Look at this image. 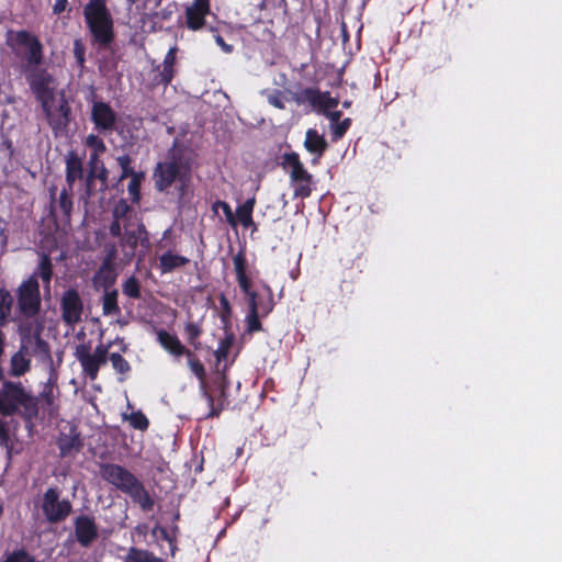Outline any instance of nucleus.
Listing matches in <instances>:
<instances>
[{
    "instance_id": "nucleus-1",
    "label": "nucleus",
    "mask_w": 562,
    "mask_h": 562,
    "mask_svg": "<svg viewBox=\"0 0 562 562\" xmlns=\"http://www.w3.org/2000/svg\"><path fill=\"white\" fill-rule=\"evenodd\" d=\"M18 45L29 48L25 66V79L35 99L42 104L53 100L55 93V78L46 68L40 67L44 59L41 41L29 31L21 30L14 35Z\"/></svg>"
},
{
    "instance_id": "nucleus-2",
    "label": "nucleus",
    "mask_w": 562,
    "mask_h": 562,
    "mask_svg": "<svg viewBox=\"0 0 562 562\" xmlns=\"http://www.w3.org/2000/svg\"><path fill=\"white\" fill-rule=\"evenodd\" d=\"M100 475L117 491L127 495L143 512L148 513L154 509L155 501L150 493L143 482L123 465L103 463L100 465Z\"/></svg>"
},
{
    "instance_id": "nucleus-3",
    "label": "nucleus",
    "mask_w": 562,
    "mask_h": 562,
    "mask_svg": "<svg viewBox=\"0 0 562 562\" xmlns=\"http://www.w3.org/2000/svg\"><path fill=\"white\" fill-rule=\"evenodd\" d=\"M0 414L9 417L19 414L29 428L38 416V398L27 392L21 382L3 381L0 389Z\"/></svg>"
},
{
    "instance_id": "nucleus-4",
    "label": "nucleus",
    "mask_w": 562,
    "mask_h": 562,
    "mask_svg": "<svg viewBox=\"0 0 562 562\" xmlns=\"http://www.w3.org/2000/svg\"><path fill=\"white\" fill-rule=\"evenodd\" d=\"M189 173L190 165L184 159L183 149L175 142L168 149L165 160L157 162L154 168V187L158 192H166L176 182L184 186Z\"/></svg>"
},
{
    "instance_id": "nucleus-5",
    "label": "nucleus",
    "mask_w": 562,
    "mask_h": 562,
    "mask_svg": "<svg viewBox=\"0 0 562 562\" xmlns=\"http://www.w3.org/2000/svg\"><path fill=\"white\" fill-rule=\"evenodd\" d=\"M86 25L95 44L109 48L114 42V20L106 0H88L83 7Z\"/></svg>"
},
{
    "instance_id": "nucleus-6",
    "label": "nucleus",
    "mask_w": 562,
    "mask_h": 562,
    "mask_svg": "<svg viewBox=\"0 0 562 562\" xmlns=\"http://www.w3.org/2000/svg\"><path fill=\"white\" fill-rule=\"evenodd\" d=\"M282 166L289 172L290 184L293 188V199H307L315 189L314 177L304 167L300 155L295 151L283 155Z\"/></svg>"
},
{
    "instance_id": "nucleus-7",
    "label": "nucleus",
    "mask_w": 562,
    "mask_h": 562,
    "mask_svg": "<svg viewBox=\"0 0 562 562\" xmlns=\"http://www.w3.org/2000/svg\"><path fill=\"white\" fill-rule=\"evenodd\" d=\"M41 106L54 136L66 135L74 116L65 91H60L57 97L42 103Z\"/></svg>"
},
{
    "instance_id": "nucleus-8",
    "label": "nucleus",
    "mask_w": 562,
    "mask_h": 562,
    "mask_svg": "<svg viewBox=\"0 0 562 562\" xmlns=\"http://www.w3.org/2000/svg\"><path fill=\"white\" fill-rule=\"evenodd\" d=\"M57 486L48 487L40 499V509L49 525L64 522L72 513V504L68 498H60Z\"/></svg>"
},
{
    "instance_id": "nucleus-9",
    "label": "nucleus",
    "mask_w": 562,
    "mask_h": 562,
    "mask_svg": "<svg viewBox=\"0 0 562 562\" xmlns=\"http://www.w3.org/2000/svg\"><path fill=\"white\" fill-rule=\"evenodd\" d=\"M16 310L20 317L33 318L41 311L40 284L35 277L23 281L16 290Z\"/></svg>"
},
{
    "instance_id": "nucleus-10",
    "label": "nucleus",
    "mask_w": 562,
    "mask_h": 562,
    "mask_svg": "<svg viewBox=\"0 0 562 562\" xmlns=\"http://www.w3.org/2000/svg\"><path fill=\"white\" fill-rule=\"evenodd\" d=\"M61 319L68 326L81 322L83 301L76 288H68L60 297Z\"/></svg>"
},
{
    "instance_id": "nucleus-11",
    "label": "nucleus",
    "mask_w": 562,
    "mask_h": 562,
    "mask_svg": "<svg viewBox=\"0 0 562 562\" xmlns=\"http://www.w3.org/2000/svg\"><path fill=\"white\" fill-rule=\"evenodd\" d=\"M90 120L98 133L108 135L115 130L117 113L112 109L110 103L94 101L91 106Z\"/></svg>"
},
{
    "instance_id": "nucleus-12",
    "label": "nucleus",
    "mask_w": 562,
    "mask_h": 562,
    "mask_svg": "<svg viewBox=\"0 0 562 562\" xmlns=\"http://www.w3.org/2000/svg\"><path fill=\"white\" fill-rule=\"evenodd\" d=\"M226 369H227V366L225 364L222 372L220 373V376H218L220 381H218V387H217V391H218L217 396H214L213 394H211L206 387L201 391L202 395L206 400L209 408H210L209 413L205 415V418L218 417L221 415V413L228 405L227 392H228V387H229V382L227 379Z\"/></svg>"
},
{
    "instance_id": "nucleus-13",
    "label": "nucleus",
    "mask_w": 562,
    "mask_h": 562,
    "mask_svg": "<svg viewBox=\"0 0 562 562\" xmlns=\"http://www.w3.org/2000/svg\"><path fill=\"white\" fill-rule=\"evenodd\" d=\"M293 99L297 104L310 103L322 114L336 109L339 103L338 99L333 98L328 91L322 92L316 88H305Z\"/></svg>"
},
{
    "instance_id": "nucleus-14",
    "label": "nucleus",
    "mask_w": 562,
    "mask_h": 562,
    "mask_svg": "<svg viewBox=\"0 0 562 562\" xmlns=\"http://www.w3.org/2000/svg\"><path fill=\"white\" fill-rule=\"evenodd\" d=\"M75 537L77 542L89 548L99 537L95 518L90 515H79L74 520Z\"/></svg>"
},
{
    "instance_id": "nucleus-15",
    "label": "nucleus",
    "mask_w": 562,
    "mask_h": 562,
    "mask_svg": "<svg viewBox=\"0 0 562 562\" xmlns=\"http://www.w3.org/2000/svg\"><path fill=\"white\" fill-rule=\"evenodd\" d=\"M262 291L263 293H259L258 291H255L249 289L248 293H244L247 297V305L248 308H252V306H256V312H259L262 314V317H267L274 308L276 302H274V295L271 286L267 283L262 284Z\"/></svg>"
},
{
    "instance_id": "nucleus-16",
    "label": "nucleus",
    "mask_w": 562,
    "mask_h": 562,
    "mask_svg": "<svg viewBox=\"0 0 562 562\" xmlns=\"http://www.w3.org/2000/svg\"><path fill=\"white\" fill-rule=\"evenodd\" d=\"M211 12L210 0H193L186 8V26L191 31H200L205 24V18Z\"/></svg>"
},
{
    "instance_id": "nucleus-17",
    "label": "nucleus",
    "mask_w": 562,
    "mask_h": 562,
    "mask_svg": "<svg viewBox=\"0 0 562 562\" xmlns=\"http://www.w3.org/2000/svg\"><path fill=\"white\" fill-rule=\"evenodd\" d=\"M304 148L313 155L311 164L316 166L328 149V143L324 135L315 128H308L305 133Z\"/></svg>"
},
{
    "instance_id": "nucleus-18",
    "label": "nucleus",
    "mask_w": 562,
    "mask_h": 562,
    "mask_svg": "<svg viewBox=\"0 0 562 562\" xmlns=\"http://www.w3.org/2000/svg\"><path fill=\"white\" fill-rule=\"evenodd\" d=\"M75 357L79 361L82 372L91 381L97 380L98 364L95 361L94 352L91 353V347L89 344H80L76 347Z\"/></svg>"
},
{
    "instance_id": "nucleus-19",
    "label": "nucleus",
    "mask_w": 562,
    "mask_h": 562,
    "mask_svg": "<svg viewBox=\"0 0 562 562\" xmlns=\"http://www.w3.org/2000/svg\"><path fill=\"white\" fill-rule=\"evenodd\" d=\"M233 265L240 291L248 293L249 289L252 288V282L248 273V260L244 250H239L234 255Z\"/></svg>"
},
{
    "instance_id": "nucleus-20",
    "label": "nucleus",
    "mask_w": 562,
    "mask_h": 562,
    "mask_svg": "<svg viewBox=\"0 0 562 562\" xmlns=\"http://www.w3.org/2000/svg\"><path fill=\"white\" fill-rule=\"evenodd\" d=\"M130 226L125 227V233L121 238V246L128 247L131 254L134 255L138 244L147 247L149 245L148 234L145 225L140 222L137 224L136 229H130Z\"/></svg>"
},
{
    "instance_id": "nucleus-21",
    "label": "nucleus",
    "mask_w": 562,
    "mask_h": 562,
    "mask_svg": "<svg viewBox=\"0 0 562 562\" xmlns=\"http://www.w3.org/2000/svg\"><path fill=\"white\" fill-rule=\"evenodd\" d=\"M157 340L167 352L176 358L184 356L190 350L180 341L176 334L165 329H160L157 333Z\"/></svg>"
},
{
    "instance_id": "nucleus-22",
    "label": "nucleus",
    "mask_w": 562,
    "mask_h": 562,
    "mask_svg": "<svg viewBox=\"0 0 562 562\" xmlns=\"http://www.w3.org/2000/svg\"><path fill=\"white\" fill-rule=\"evenodd\" d=\"M66 162V182L70 189L77 180L83 178V164L82 158L78 156L75 150H70L65 158Z\"/></svg>"
},
{
    "instance_id": "nucleus-23",
    "label": "nucleus",
    "mask_w": 562,
    "mask_h": 562,
    "mask_svg": "<svg viewBox=\"0 0 562 562\" xmlns=\"http://www.w3.org/2000/svg\"><path fill=\"white\" fill-rule=\"evenodd\" d=\"M57 446L60 451L61 457L70 456L72 452H78L83 447V442L81 440L80 434L75 430L71 434L66 435L61 434L58 437Z\"/></svg>"
},
{
    "instance_id": "nucleus-24",
    "label": "nucleus",
    "mask_w": 562,
    "mask_h": 562,
    "mask_svg": "<svg viewBox=\"0 0 562 562\" xmlns=\"http://www.w3.org/2000/svg\"><path fill=\"white\" fill-rule=\"evenodd\" d=\"M189 262V258L168 250L159 257V269L161 273H170L178 268L187 266Z\"/></svg>"
},
{
    "instance_id": "nucleus-25",
    "label": "nucleus",
    "mask_w": 562,
    "mask_h": 562,
    "mask_svg": "<svg viewBox=\"0 0 562 562\" xmlns=\"http://www.w3.org/2000/svg\"><path fill=\"white\" fill-rule=\"evenodd\" d=\"M29 353L27 346H21L20 350L11 357L12 376H21L31 369V360L26 357Z\"/></svg>"
},
{
    "instance_id": "nucleus-26",
    "label": "nucleus",
    "mask_w": 562,
    "mask_h": 562,
    "mask_svg": "<svg viewBox=\"0 0 562 562\" xmlns=\"http://www.w3.org/2000/svg\"><path fill=\"white\" fill-rule=\"evenodd\" d=\"M54 274L52 258L48 254H42L40 256V262L31 277L41 278L44 284V288H50V281Z\"/></svg>"
},
{
    "instance_id": "nucleus-27",
    "label": "nucleus",
    "mask_w": 562,
    "mask_h": 562,
    "mask_svg": "<svg viewBox=\"0 0 562 562\" xmlns=\"http://www.w3.org/2000/svg\"><path fill=\"white\" fill-rule=\"evenodd\" d=\"M256 205V198L251 196L247 199L243 204L236 209L235 217L237 224L240 223L244 228H249L254 225L252 213Z\"/></svg>"
},
{
    "instance_id": "nucleus-28",
    "label": "nucleus",
    "mask_w": 562,
    "mask_h": 562,
    "mask_svg": "<svg viewBox=\"0 0 562 562\" xmlns=\"http://www.w3.org/2000/svg\"><path fill=\"white\" fill-rule=\"evenodd\" d=\"M116 277L114 267L101 265L93 276V283L95 286L108 291L115 283Z\"/></svg>"
},
{
    "instance_id": "nucleus-29",
    "label": "nucleus",
    "mask_w": 562,
    "mask_h": 562,
    "mask_svg": "<svg viewBox=\"0 0 562 562\" xmlns=\"http://www.w3.org/2000/svg\"><path fill=\"white\" fill-rule=\"evenodd\" d=\"M29 346L32 349L31 353L36 358L43 361H48L52 359L49 345L42 338L40 329L35 330L33 335V341L32 344H27V347Z\"/></svg>"
},
{
    "instance_id": "nucleus-30",
    "label": "nucleus",
    "mask_w": 562,
    "mask_h": 562,
    "mask_svg": "<svg viewBox=\"0 0 562 562\" xmlns=\"http://www.w3.org/2000/svg\"><path fill=\"white\" fill-rule=\"evenodd\" d=\"M14 299L9 290L0 286V326H5L11 318Z\"/></svg>"
},
{
    "instance_id": "nucleus-31",
    "label": "nucleus",
    "mask_w": 562,
    "mask_h": 562,
    "mask_svg": "<svg viewBox=\"0 0 562 562\" xmlns=\"http://www.w3.org/2000/svg\"><path fill=\"white\" fill-rule=\"evenodd\" d=\"M184 356L188 359L190 370L200 382L201 391L204 390L206 387V371L204 364L192 350H189Z\"/></svg>"
},
{
    "instance_id": "nucleus-32",
    "label": "nucleus",
    "mask_w": 562,
    "mask_h": 562,
    "mask_svg": "<svg viewBox=\"0 0 562 562\" xmlns=\"http://www.w3.org/2000/svg\"><path fill=\"white\" fill-rule=\"evenodd\" d=\"M42 402V407L47 411L49 416L58 414V405L55 404L54 385L46 383L37 397Z\"/></svg>"
},
{
    "instance_id": "nucleus-33",
    "label": "nucleus",
    "mask_w": 562,
    "mask_h": 562,
    "mask_svg": "<svg viewBox=\"0 0 562 562\" xmlns=\"http://www.w3.org/2000/svg\"><path fill=\"white\" fill-rule=\"evenodd\" d=\"M119 292L116 289L108 290L102 296V312L106 316H116L121 314V308L117 302Z\"/></svg>"
},
{
    "instance_id": "nucleus-34",
    "label": "nucleus",
    "mask_w": 562,
    "mask_h": 562,
    "mask_svg": "<svg viewBox=\"0 0 562 562\" xmlns=\"http://www.w3.org/2000/svg\"><path fill=\"white\" fill-rule=\"evenodd\" d=\"M113 220L123 222V226H132L133 209L126 200H119L112 211Z\"/></svg>"
},
{
    "instance_id": "nucleus-35",
    "label": "nucleus",
    "mask_w": 562,
    "mask_h": 562,
    "mask_svg": "<svg viewBox=\"0 0 562 562\" xmlns=\"http://www.w3.org/2000/svg\"><path fill=\"white\" fill-rule=\"evenodd\" d=\"M124 562H160V559L147 550L131 547Z\"/></svg>"
},
{
    "instance_id": "nucleus-36",
    "label": "nucleus",
    "mask_w": 562,
    "mask_h": 562,
    "mask_svg": "<svg viewBox=\"0 0 562 562\" xmlns=\"http://www.w3.org/2000/svg\"><path fill=\"white\" fill-rule=\"evenodd\" d=\"M100 155L101 154L90 153L89 162H88L89 164V171H88V175H87V178H86V192H87V195H91L92 182H93V180L97 177L98 169L101 168V164H103L100 160Z\"/></svg>"
},
{
    "instance_id": "nucleus-37",
    "label": "nucleus",
    "mask_w": 562,
    "mask_h": 562,
    "mask_svg": "<svg viewBox=\"0 0 562 562\" xmlns=\"http://www.w3.org/2000/svg\"><path fill=\"white\" fill-rule=\"evenodd\" d=\"M30 319L31 318H25L19 325V333L21 335L22 346H27V344H32L33 335L36 329H40L42 331V327L38 325L34 326Z\"/></svg>"
},
{
    "instance_id": "nucleus-38",
    "label": "nucleus",
    "mask_w": 562,
    "mask_h": 562,
    "mask_svg": "<svg viewBox=\"0 0 562 562\" xmlns=\"http://www.w3.org/2000/svg\"><path fill=\"white\" fill-rule=\"evenodd\" d=\"M122 292L130 299L138 300L142 296L140 283L135 276L128 277L122 284Z\"/></svg>"
},
{
    "instance_id": "nucleus-39",
    "label": "nucleus",
    "mask_w": 562,
    "mask_h": 562,
    "mask_svg": "<svg viewBox=\"0 0 562 562\" xmlns=\"http://www.w3.org/2000/svg\"><path fill=\"white\" fill-rule=\"evenodd\" d=\"M262 317V314L259 312H256V306L254 305L252 308H248V313L246 315V331L248 334H254L257 331L262 330V324L260 322V318Z\"/></svg>"
},
{
    "instance_id": "nucleus-40",
    "label": "nucleus",
    "mask_w": 562,
    "mask_h": 562,
    "mask_svg": "<svg viewBox=\"0 0 562 562\" xmlns=\"http://www.w3.org/2000/svg\"><path fill=\"white\" fill-rule=\"evenodd\" d=\"M234 340L235 336L233 333L226 335L223 339L220 340L218 347L214 351V356L216 358L217 363H221L222 361L227 359Z\"/></svg>"
},
{
    "instance_id": "nucleus-41",
    "label": "nucleus",
    "mask_w": 562,
    "mask_h": 562,
    "mask_svg": "<svg viewBox=\"0 0 562 562\" xmlns=\"http://www.w3.org/2000/svg\"><path fill=\"white\" fill-rule=\"evenodd\" d=\"M71 192H72V189H70L67 186V188H64L60 191L59 199H58V207L61 211V213L64 214V216L67 217L68 220L70 218V214H71L72 206H74L72 199H71Z\"/></svg>"
},
{
    "instance_id": "nucleus-42",
    "label": "nucleus",
    "mask_w": 562,
    "mask_h": 562,
    "mask_svg": "<svg viewBox=\"0 0 562 562\" xmlns=\"http://www.w3.org/2000/svg\"><path fill=\"white\" fill-rule=\"evenodd\" d=\"M144 172L139 171L133 176H131V180L127 187V191L131 195L132 202L138 203L140 200V187L142 181L144 180Z\"/></svg>"
},
{
    "instance_id": "nucleus-43",
    "label": "nucleus",
    "mask_w": 562,
    "mask_h": 562,
    "mask_svg": "<svg viewBox=\"0 0 562 562\" xmlns=\"http://www.w3.org/2000/svg\"><path fill=\"white\" fill-rule=\"evenodd\" d=\"M110 361L112 363V367L114 371L121 375H126L131 372V364L130 362L119 352H112L110 353Z\"/></svg>"
},
{
    "instance_id": "nucleus-44",
    "label": "nucleus",
    "mask_w": 562,
    "mask_h": 562,
    "mask_svg": "<svg viewBox=\"0 0 562 562\" xmlns=\"http://www.w3.org/2000/svg\"><path fill=\"white\" fill-rule=\"evenodd\" d=\"M218 209H222V212L224 213L226 222L229 224V226L235 228L237 226V220L235 217V214L233 213L231 205L225 201L217 200L212 204V210L216 214Z\"/></svg>"
},
{
    "instance_id": "nucleus-45",
    "label": "nucleus",
    "mask_w": 562,
    "mask_h": 562,
    "mask_svg": "<svg viewBox=\"0 0 562 562\" xmlns=\"http://www.w3.org/2000/svg\"><path fill=\"white\" fill-rule=\"evenodd\" d=\"M220 305H221V312H220V319L224 327H228L231 325L232 321V306L224 293H222L218 296Z\"/></svg>"
},
{
    "instance_id": "nucleus-46",
    "label": "nucleus",
    "mask_w": 562,
    "mask_h": 562,
    "mask_svg": "<svg viewBox=\"0 0 562 562\" xmlns=\"http://www.w3.org/2000/svg\"><path fill=\"white\" fill-rule=\"evenodd\" d=\"M128 422H130V425L134 428V429H137V430H142V431H145L148 429L149 427V420L148 418L146 417V415L140 412V411H137V412H133L130 416H128Z\"/></svg>"
},
{
    "instance_id": "nucleus-47",
    "label": "nucleus",
    "mask_w": 562,
    "mask_h": 562,
    "mask_svg": "<svg viewBox=\"0 0 562 562\" xmlns=\"http://www.w3.org/2000/svg\"><path fill=\"white\" fill-rule=\"evenodd\" d=\"M111 346H112V342H109L108 345L99 344L94 348L93 352H94L95 361L98 364V372L100 371V368L105 366L108 360H110L109 349Z\"/></svg>"
},
{
    "instance_id": "nucleus-48",
    "label": "nucleus",
    "mask_w": 562,
    "mask_h": 562,
    "mask_svg": "<svg viewBox=\"0 0 562 562\" xmlns=\"http://www.w3.org/2000/svg\"><path fill=\"white\" fill-rule=\"evenodd\" d=\"M86 146L91 149V153L103 154L106 151V146L103 139L97 134H89L86 137Z\"/></svg>"
},
{
    "instance_id": "nucleus-49",
    "label": "nucleus",
    "mask_w": 562,
    "mask_h": 562,
    "mask_svg": "<svg viewBox=\"0 0 562 562\" xmlns=\"http://www.w3.org/2000/svg\"><path fill=\"white\" fill-rule=\"evenodd\" d=\"M350 126H351V119L350 117H346L342 121H339L338 123L333 125L330 127L333 140L336 142V140L341 139L345 136V134L347 133V131L349 130Z\"/></svg>"
},
{
    "instance_id": "nucleus-50",
    "label": "nucleus",
    "mask_w": 562,
    "mask_h": 562,
    "mask_svg": "<svg viewBox=\"0 0 562 562\" xmlns=\"http://www.w3.org/2000/svg\"><path fill=\"white\" fill-rule=\"evenodd\" d=\"M119 166L122 169L121 179L128 178L135 173H137L132 165V158L130 155H122L116 158Z\"/></svg>"
},
{
    "instance_id": "nucleus-51",
    "label": "nucleus",
    "mask_w": 562,
    "mask_h": 562,
    "mask_svg": "<svg viewBox=\"0 0 562 562\" xmlns=\"http://www.w3.org/2000/svg\"><path fill=\"white\" fill-rule=\"evenodd\" d=\"M161 67L162 69L158 74L157 82L167 87L171 83L172 79L175 78L176 67L168 66L166 64H162Z\"/></svg>"
},
{
    "instance_id": "nucleus-52",
    "label": "nucleus",
    "mask_w": 562,
    "mask_h": 562,
    "mask_svg": "<svg viewBox=\"0 0 562 562\" xmlns=\"http://www.w3.org/2000/svg\"><path fill=\"white\" fill-rule=\"evenodd\" d=\"M184 333L187 335L188 341L196 348L195 340H198L202 334L200 325L193 322H189L184 326Z\"/></svg>"
},
{
    "instance_id": "nucleus-53",
    "label": "nucleus",
    "mask_w": 562,
    "mask_h": 562,
    "mask_svg": "<svg viewBox=\"0 0 562 562\" xmlns=\"http://www.w3.org/2000/svg\"><path fill=\"white\" fill-rule=\"evenodd\" d=\"M74 56L78 68L83 69L86 64V46L81 40H75L74 42Z\"/></svg>"
},
{
    "instance_id": "nucleus-54",
    "label": "nucleus",
    "mask_w": 562,
    "mask_h": 562,
    "mask_svg": "<svg viewBox=\"0 0 562 562\" xmlns=\"http://www.w3.org/2000/svg\"><path fill=\"white\" fill-rule=\"evenodd\" d=\"M3 562H34V558L24 549H19L9 554Z\"/></svg>"
},
{
    "instance_id": "nucleus-55",
    "label": "nucleus",
    "mask_w": 562,
    "mask_h": 562,
    "mask_svg": "<svg viewBox=\"0 0 562 562\" xmlns=\"http://www.w3.org/2000/svg\"><path fill=\"white\" fill-rule=\"evenodd\" d=\"M267 99H268L269 104L274 106L276 109H279V110L285 109V104L283 101L284 93L282 91L274 90L272 93L268 94Z\"/></svg>"
},
{
    "instance_id": "nucleus-56",
    "label": "nucleus",
    "mask_w": 562,
    "mask_h": 562,
    "mask_svg": "<svg viewBox=\"0 0 562 562\" xmlns=\"http://www.w3.org/2000/svg\"><path fill=\"white\" fill-rule=\"evenodd\" d=\"M209 31L213 34V37L216 44L222 48L223 52L229 54L233 52V45H229L225 42V40L221 36L217 27L209 26Z\"/></svg>"
},
{
    "instance_id": "nucleus-57",
    "label": "nucleus",
    "mask_w": 562,
    "mask_h": 562,
    "mask_svg": "<svg viewBox=\"0 0 562 562\" xmlns=\"http://www.w3.org/2000/svg\"><path fill=\"white\" fill-rule=\"evenodd\" d=\"M122 225H123V222L113 220L109 227L110 235L114 238H120V237L122 238L123 237Z\"/></svg>"
},
{
    "instance_id": "nucleus-58",
    "label": "nucleus",
    "mask_w": 562,
    "mask_h": 562,
    "mask_svg": "<svg viewBox=\"0 0 562 562\" xmlns=\"http://www.w3.org/2000/svg\"><path fill=\"white\" fill-rule=\"evenodd\" d=\"M177 52H178V48L176 46L170 47L169 50L167 52V54L165 55L162 64L176 67Z\"/></svg>"
},
{
    "instance_id": "nucleus-59",
    "label": "nucleus",
    "mask_w": 562,
    "mask_h": 562,
    "mask_svg": "<svg viewBox=\"0 0 562 562\" xmlns=\"http://www.w3.org/2000/svg\"><path fill=\"white\" fill-rule=\"evenodd\" d=\"M116 258V248L112 246V248L108 251L101 265L114 267V260Z\"/></svg>"
},
{
    "instance_id": "nucleus-60",
    "label": "nucleus",
    "mask_w": 562,
    "mask_h": 562,
    "mask_svg": "<svg viewBox=\"0 0 562 562\" xmlns=\"http://www.w3.org/2000/svg\"><path fill=\"white\" fill-rule=\"evenodd\" d=\"M330 122V127L333 125H335L336 123H338L341 119V111H338V110H334V111H328L324 114Z\"/></svg>"
},
{
    "instance_id": "nucleus-61",
    "label": "nucleus",
    "mask_w": 562,
    "mask_h": 562,
    "mask_svg": "<svg viewBox=\"0 0 562 562\" xmlns=\"http://www.w3.org/2000/svg\"><path fill=\"white\" fill-rule=\"evenodd\" d=\"M9 432L5 425L0 420V446H8Z\"/></svg>"
},
{
    "instance_id": "nucleus-62",
    "label": "nucleus",
    "mask_w": 562,
    "mask_h": 562,
    "mask_svg": "<svg viewBox=\"0 0 562 562\" xmlns=\"http://www.w3.org/2000/svg\"><path fill=\"white\" fill-rule=\"evenodd\" d=\"M156 532H159L160 537L164 540H166L168 542H172L173 538L170 536V533L168 532V530L165 527L156 526L153 529V533L155 535Z\"/></svg>"
},
{
    "instance_id": "nucleus-63",
    "label": "nucleus",
    "mask_w": 562,
    "mask_h": 562,
    "mask_svg": "<svg viewBox=\"0 0 562 562\" xmlns=\"http://www.w3.org/2000/svg\"><path fill=\"white\" fill-rule=\"evenodd\" d=\"M68 5V0H55V4L53 7L54 14L63 13Z\"/></svg>"
},
{
    "instance_id": "nucleus-64",
    "label": "nucleus",
    "mask_w": 562,
    "mask_h": 562,
    "mask_svg": "<svg viewBox=\"0 0 562 562\" xmlns=\"http://www.w3.org/2000/svg\"><path fill=\"white\" fill-rule=\"evenodd\" d=\"M97 178L100 179L103 182H105L106 179H108V170H106V168L104 167L103 164H101V168H99L98 171H97L95 179Z\"/></svg>"
}]
</instances>
